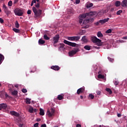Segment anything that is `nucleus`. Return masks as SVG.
Listing matches in <instances>:
<instances>
[{
    "label": "nucleus",
    "instance_id": "412c9836",
    "mask_svg": "<svg viewBox=\"0 0 127 127\" xmlns=\"http://www.w3.org/2000/svg\"><path fill=\"white\" fill-rule=\"evenodd\" d=\"M93 4L92 3H87L86 4V6L87 8H89L93 6Z\"/></svg>",
    "mask_w": 127,
    "mask_h": 127
},
{
    "label": "nucleus",
    "instance_id": "6e6552de",
    "mask_svg": "<svg viewBox=\"0 0 127 127\" xmlns=\"http://www.w3.org/2000/svg\"><path fill=\"white\" fill-rule=\"evenodd\" d=\"M55 112V110L54 108H51V111L50 110L47 111V115H48L49 117H52L54 116Z\"/></svg>",
    "mask_w": 127,
    "mask_h": 127
},
{
    "label": "nucleus",
    "instance_id": "c03bdc74",
    "mask_svg": "<svg viewBox=\"0 0 127 127\" xmlns=\"http://www.w3.org/2000/svg\"><path fill=\"white\" fill-rule=\"evenodd\" d=\"M123 12V11L120 10L119 11H118L117 12V15H120L121 13H122Z\"/></svg>",
    "mask_w": 127,
    "mask_h": 127
},
{
    "label": "nucleus",
    "instance_id": "13d9d810",
    "mask_svg": "<svg viewBox=\"0 0 127 127\" xmlns=\"http://www.w3.org/2000/svg\"><path fill=\"white\" fill-rule=\"evenodd\" d=\"M122 39L123 40H127V36L122 37Z\"/></svg>",
    "mask_w": 127,
    "mask_h": 127
},
{
    "label": "nucleus",
    "instance_id": "2eb2a0df",
    "mask_svg": "<svg viewBox=\"0 0 127 127\" xmlns=\"http://www.w3.org/2000/svg\"><path fill=\"white\" fill-rule=\"evenodd\" d=\"M121 6L123 7H127V0H124L122 2H121Z\"/></svg>",
    "mask_w": 127,
    "mask_h": 127
},
{
    "label": "nucleus",
    "instance_id": "a18cd8bd",
    "mask_svg": "<svg viewBox=\"0 0 127 127\" xmlns=\"http://www.w3.org/2000/svg\"><path fill=\"white\" fill-rule=\"evenodd\" d=\"M15 111H10V115H12V116H14V113H15Z\"/></svg>",
    "mask_w": 127,
    "mask_h": 127
},
{
    "label": "nucleus",
    "instance_id": "052dcab7",
    "mask_svg": "<svg viewBox=\"0 0 127 127\" xmlns=\"http://www.w3.org/2000/svg\"><path fill=\"white\" fill-rule=\"evenodd\" d=\"M97 95H100L101 94V92H100V91H98L97 92Z\"/></svg>",
    "mask_w": 127,
    "mask_h": 127
},
{
    "label": "nucleus",
    "instance_id": "7c9ffc66",
    "mask_svg": "<svg viewBox=\"0 0 127 127\" xmlns=\"http://www.w3.org/2000/svg\"><path fill=\"white\" fill-rule=\"evenodd\" d=\"M18 93V92L16 90H14L11 92V94L13 95H16Z\"/></svg>",
    "mask_w": 127,
    "mask_h": 127
},
{
    "label": "nucleus",
    "instance_id": "423d86ee",
    "mask_svg": "<svg viewBox=\"0 0 127 127\" xmlns=\"http://www.w3.org/2000/svg\"><path fill=\"white\" fill-rule=\"evenodd\" d=\"M33 11L36 17L40 16L42 14V10L39 9L37 10L36 7H32Z\"/></svg>",
    "mask_w": 127,
    "mask_h": 127
},
{
    "label": "nucleus",
    "instance_id": "9b49d317",
    "mask_svg": "<svg viewBox=\"0 0 127 127\" xmlns=\"http://www.w3.org/2000/svg\"><path fill=\"white\" fill-rule=\"evenodd\" d=\"M3 8H4V12L6 13V14L8 16L9 14H10V11L8 10V8L6 7L5 4H3Z\"/></svg>",
    "mask_w": 127,
    "mask_h": 127
},
{
    "label": "nucleus",
    "instance_id": "dca6fc26",
    "mask_svg": "<svg viewBox=\"0 0 127 127\" xmlns=\"http://www.w3.org/2000/svg\"><path fill=\"white\" fill-rule=\"evenodd\" d=\"M37 109H34L33 108L30 107L29 110V113H36Z\"/></svg>",
    "mask_w": 127,
    "mask_h": 127
},
{
    "label": "nucleus",
    "instance_id": "37998d69",
    "mask_svg": "<svg viewBox=\"0 0 127 127\" xmlns=\"http://www.w3.org/2000/svg\"><path fill=\"white\" fill-rule=\"evenodd\" d=\"M114 83L115 85H118L119 84V82L118 81H114Z\"/></svg>",
    "mask_w": 127,
    "mask_h": 127
},
{
    "label": "nucleus",
    "instance_id": "774afa93",
    "mask_svg": "<svg viewBox=\"0 0 127 127\" xmlns=\"http://www.w3.org/2000/svg\"><path fill=\"white\" fill-rule=\"evenodd\" d=\"M33 4H34V3L32 1L31 6H32L33 5Z\"/></svg>",
    "mask_w": 127,
    "mask_h": 127
},
{
    "label": "nucleus",
    "instance_id": "f8f14e48",
    "mask_svg": "<svg viewBox=\"0 0 127 127\" xmlns=\"http://www.w3.org/2000/svg\"><path fill=\"white\" fill-rule=\"evenodd\" d=\"M6 108H7V105H6V104H0V111H2V110H6Z\"/></svg>",
    "mask_w": 127,
    "mask_h": 127
},
{
    "label": "nucleus",
    "instance_id": "f03ea898",
    "mask_svg": "<svg viewBox=\"0 0 127 127\" xmlns=\"http://www.w3.org/2000/svg\"><path fill=\"white\" fill-rule=\"evenodd\" d=\"M91 40L93 43H96L98 46H101L103 45V43L102 42L101 40L97 38L96 36L91 37Z\"/></svg>",
    "mask_w": 127,
    "mask_h": 127
},
{
    "label": "nucleus",
    "instance_id": "ea45409f",
    "mask_svg": "<svg viewBox=\"0 0 127 127\" xmlns=\"http://www.w3.org/2000/svg\"><path fill=\"white\" fill-rule=\"evenodd\" d=\"M8 5L9 6H12V1H9L8 3Z\"/></svg>",
    "mask_w": 127,
    "mask_h": 127
},
{
    "label": "nucleus",
    "instance_id": "aec40b11",
    "mask_svg": "<svg viewBox=\"0 0 127 127\" xmlns=\"http://www.w3.org/2000/svg\"><path fill=\"white\" fill-rule=\"evenodd\" d=\"M39 45H44L45 44V41L42 39H39Z\"/></svg>",
    "mask_w": 127,
    "mask_h": 127
},
{
    "label": "nucleus",
    "instance_id": "473e14b6",
    "mask_svg": "<svg viewBox=\"0 0 127 127\" xmlns=\"http://www.w3.org/2000/svg\"><path fill=\"white\" fill-rule=\"evenodd\" d=\"M13 116H15L16 117H18L19 116V114L17 112H15L14 113Z\"/></svg>",
    "mask_w": 127,
    "mask_h": 127
},
{
    "label": "nucleus",
    "instance_id": "20e7f679",
    "mask_svg": "<svg viewBox=\"0 0 127 127\" xmlns=\"http://www.w3.org/2000/svg\"><path fill=\"white\" fill-rule=\"evenodd\" d=\"M60 38V37L59 34L55 35V36L53 37V45H54L55 47H56L55 45L59 42Z\"/></svg>",
    "mask_w": 127,
    "mask_h": 127
},
{
    "label": "nucleus",
    "instance_id": "a878e982",
    "mask_svg": "<svg viewBox=\"0 0 127 127\" xmlns=\"http://www.w3.org/2000/svg\"><path fill=\"white\" fill-rule=\"evenodd\" d=\"M97 36H98V37H103V35L102 33H101V32L100 31H99L97 33Z\"/></svg>",
    "mask_w": 127,
    "mask_h": 127
},
{
    "label": "nucleus",
    "instance_id": "a211bd4d",
    "mask_svg": "<svg viewBox=\"0 0 127 127\" xmlns=\"http://www.w3.org/2000/svg\"><path fill=\"white\" fill-rule=\"evenodd\" d=\"M4 60V56L0 54V64H1L2 60Z\"/></svg>",
    "mask_w": 127,
    "mask_h": 127
},
{
    "label": "nucleus",
    "instance_id": "8fccbe9b",
    "mask_svg": "<svg viewBox=\"0 0 127 127\" xmlns=\"http://www.w3.org/2000/svg\"><path fill=\"white\" fill-rule=\"evenodd\" d=\"M75 2L77 4H79L80 2V0H76Z\"/></svg>",
    "mask_w": 127,
    "mask_h": 127
},
{
    "label": "nucleus",
    "instance_id": "c9c22d12",
    "mask_svg": "<svg viewBox=\"0 0 127 127\" xmlns=\"http://www.w3.org/2000/svg\"><path fill=\"white\" fill-rule=\"evenodd\" d=\"M98 78H100V79H104V76L103 75H102V74H98Z\"/></svg>",
    "mask_w": 127,
    "mask_h": 127
},
{
    "label": "nucleus",
    "instance_id": "2f4dec72",
    "mask_svg": "<svg viewBox=\"0 0 127 127\" xmlns=\"http://www.w3.org/2000/svg\"><path fill=\"white\" fill-rule=\"evenodd\" d=\"M15 25L16 28H19V23H18V22L17 21H15Z\"/></svg>",
    "mask_w": 127,
    "mask_h": 127
},
{
    "label": "nucleus",
    "instance_id": "6ab92c4d",
    "mask_svg": "<svg viewBox=\"0 0 127 127\" xmlns=\"http://www.w3.org/2000/svg\"><path fill=\"white\" fill-rule=\"evenodd\" d=\"M63 94H60V95H59L58 96L57 99H58V100H62V99H64V95L63 96Z\"/></svg>",
    "mask_w": 127,
    "mask_h": 127
},
{
    "label": "nucleus",
    "instance_id": "f704fd0d",
    "mask_svg": "<svg viewBox=\"0 0 127 127\" xmlns=\"http://www.w3.org/2000/svg\"><path fill=\"white\" fill-rule=\"evenodd\" d=\"M104 47H103V48L104 49H108V44H107V43H104Z\"/></svg>",
    "mask_w": 127,
    "mask_h": 127
},
{
    "label": "nucleus",
    "instance_id": "09e8293b",
    "mask_svg": "<svg viewBox=\"0 0 127 127\" xmlns=\"http://www.w3.org/2000/svg\"><path fill=\"white\" fill-rule=\"evenodd\" d=\"M35 6L37 7V8H39L40 7V4L39 3H38L37 4H36L35 5Z\"/></svg>",
    "mask_w": 127,
    "mask_h": 127
},
{
    "label": "nucleus",
    "instance_id": "6e6d98bb",
    "mask_svg": "<svg viewBox=\"0 0 127 127\" xmlns=\"http://www.w3.org/2000/svg\"><path fill=\"white\" fill-rule=\"evenodd\" d=\"M18 1V0H14L13 4H15Z\"/></svg>",
    "mask_w": 127,
    "mask_h": 127
},
{
    "label": "nucleus",
    "instance_id": "4c0bfd02",
    "mask_svg": "<svg viewBox=\"0 0 127 127\" xmlns=\"http://www.w3.org/2000/svg\"><path fill=\"white\" fill-rule=\"evenodd\" d=\"M60 48H64L65 46V45L64 43H60Z\"/></svg>",
    "mask_w": 127,
    "mask_h": 127
},
{
    "label": "nucleus",
    "instance_id": "72a5a7b5",
    "mask_svg": "<svg viewBox=\"0 0 127 127\" xmlns=\"http://www.w3.org/2000/svg\"><path fill=\"white\" fill-rule=\"evenodd\" d=\"M106 91H107L108 92H109L110 94H111L112 93V91L111 89H110V88H107V89H106Z\"/></svg>",
    "mask_w": 127,
    "mask_h": 127
},
{
    "label": "nucleus",
    "instance_id": "49530a36",
    "mask_svg": "<svg viewBox=\"0 0 127 127\" xmlns=\"http://www.w3.org/2000/svg\"><path fill=\"white\" fill-rule=\"evenodd\" d=\"M38 126H39V123H37L34 125V127H39Z\"/></svg>",
    "mask_w": 127,
    "mask_h": 127
},
{
    "label": "nucleus",
    "instance_id": "5701e85b",
    "mask_svg": "<svg viewBox=\"0 0 127 127\" xmlns=\"http://www.w3.org/2000/svg\"><path fill=\"white\" fill-rule=\"evenodd\" d=\"M122 5V3L121 1H117L115 3V5L117 6V7H119L120 6V5Z\"/></svg>",
    "mask_w": 127,
    "mask_h": 127
},
{
    "label": "nucleus",
    "instance_id": "f3484780",
    "mask_svg": "<svg viewBox=\"0 0 127 127\" xmlns=\"http://www.w3.org/2000/svg\"><path fill=\"white\" fill-rule=\"evenodd\" d=\"M81 41L83 42L84 43H88V39L86 38V36L82 37Z\"/></svg>",
    "mask_w": 127,
    "mask_h": 127
},
{
    "label": "nucleus",
    "instance_id": "b1692460",
    "mask_svg": "<svg viewBox=\"0 0 127 127\" xmlns=\"http://www.w3.org/2000/svg\"><path fill=\"white\" fill-rule=\"evenodd\" d=\"M90 46L86 45L84 47V48L85 50L89 51L90 50Z\"/></svg>",
    "mask_w": 127,
    "mask_h": 127
},
{
    "label": "nucleus",
    "instance_id": "a19ab883",
    "mask_svg": "<svg viewBox=\"0 0 127 127\" xmlns=\"http://www.w3.org/2000/svg\"><path fill=\"white\" fill-rule=\"evenodd\" d=\"M89 97H90L91 99H93L94 98V96L91 94H90L89 95Z\"/></svg>",
    "mask_w": 127,
    "mask_h": 127
},
{
    "label": "nucleus",
    "instance_id": "58836bf2",
    "mask_svg": "<svg viewBox=\"0 0 127 127\" xmlns=\"http://www.w3.org/2000/svg\"><path fill=\"white\" fill-rule=\"evenodd\" d=\"M112 31V30L111 29H109L106 31V33L107 34L111 33Z\"/></svg>",
    "mask_w": 127,
    "mask_h": 127
},
{
    "label": "nucleus",
    "instance_id": "603ef678",
    "mask_svg": "<svg viewBox=\"0 0 127 127\" xmlns=\"http://www.w3.org/2000/svg\"><path fill=\"white\" fill-rule=\"evenodd\" d=\"M31 12H32L31 10H28V11H27V14H31Z\"/></svg>",
    "mask_w": 127,
    "mask_h": 127
},
{
    "label": "nucleus",
    "instance_id": "3c124183",
    "mask_svg": "<svg viewBox=\"0 0 127 127\" xmlns=\"http://www.w3.org/2000/svg\"><path fill=\"white\" fill-rule=\"evenodd\" d=\"M108 59H109V60H110V61L111 62H113V61H114V59H111V58H110V57H108Z\"/></svg>",
    "mask_w": 127,
    "mask_h": 127
},
{
    "label": "nucleus",
    "instance_id": "9d476101",
    "mask_svg": "<svg viewBox=\"0 0 127 127\" xmlns=\"http://www.w3.org/2000/svg\"><path fill=\"white\" fill-rule=\"evenodd\" d=\"M78 52H79V49H76L75 50H72V51L69 52V53H68L69 56L73 57Z\"/></svg>",
    "mask_w": 127,
    "mask_h": 127
},
{
    "label": "nucleus",
    "instance_id": "c85d7f7f",
    "mask_svg": "<svg viewBox=\"0 0 127 127\" xmlns=\"http://www.w3.org/2000/svg\"><path fill=\"white\" fill-rule=\"evenodd\" d=\"M87 22L90 23L93 22L94 21L93 18H89V19H87Z\"/></svg>",
    "mask_w": 127,
    "mask_h": 127
},
{
    "label": "nucleus",
    "instance_id": "bf43d9fd",
    "mask_svg": "<svg viewBox=\"0 0 127 127\" xmlns=\"http://www.w3.org/2000/svg\"><path fill=\"white\" fill-rule=\"evenodd\" d=\"M122 117V115L120 113L118 114V117L121 118Z\"/></svg>",
    "mask_w": 127,
    "mask_h": 127
},
{
    "label": "nucleus",
    "instance_id": "864d4df0",
    "mask_svg": "<svg viewBox=\"0 0 127 127\" xmlns=\"http://www.w3.org/2000/svg\"><path fill=\"white\" fill-rule=\"evenodd\" d=\"M23 124H18V127H22Z\"/></svg>",
    "mask_w": 127,
    "mask_h": 127
},
{
    "label": "nucleus",
    "instance_id": "4468645a",
    "mask_svg": "<svg viewBox=\"0 0 127 127\" xmlns=\"http://www.w3.org/2000/svg\"><path fill=\"white\" fill-rule=\"evenodd\" d=\"M85 91V88H80L78 89L77 91V94L79 95L80 94L84 92Z\"/></svg>",
    "mask_w": 127,
    "mask_h": 127
},
{
    "label": "nucleus",
    "instance_id": "69168bd1",
    "mask_svg": "<svg viewBox=\"0 0 127 127\" xmlns=\"http://www.w3.org/2000/svg\"><path fill=\"white\" fill-rule=\"evenodd\" d=\"M32 2H33L34 3H36V0H33L32 1Z\"/></svg>",
    "mask_w": 127,
    "mask_h": 127
},
{
    "label": "nucleus",
    "instance_id": "c756f323",
    "mask_svg": "<svg viewBox=\"0 0 127 127\" xmlns=\"http://www.w3.org/2000/svg\"><path fill=\"white\" fill-rule=\"evenodd\" d=\"M26 103L28 104H29L31 103V100L29 98L26 99Z\"/></svg>",
    "mask_w": 127,
    "mask_h": 127
},
{
    "label": "nucleus",
    "instance_id": "680f3d73",
    "mask_svg": "<svg viewBox=\"0 0 127 127\" xmlns=\"http://www.w3.org/2000/svg\"><path fill=\"white\" fill-rule=\"evenodd\" d=\"M76 127H81V125L80 124H77Z\"/></svg>",
    "mask_w": 127,
    "mask_h": 127
},
{
    "label": "nucleus",
    "instance_id": "39448f33",
    "mask_svg": "<svg viewBox=\"0 0 127 127\" xmlns=\"http://www.w3.org/2000/svg\"><path fill=\"white\" fill-rule=\"evenodd\" d=\"M80 39V36L67 37V40L70 41L78 42Z\"/></svg>",
    "mask_w": 127,
    "mask_h": 127
},
{
    "label": "nucleus",
    "instance_id": "5fc2aeb1",
    "mask_svg": "<svg viewBox=\"0 0 127 127\" xmlns=\"http://www.w3.org/2000/svg\"><path fill=\"white\" fill-rule=\"evenodd\" d=\"M8 88H9L8 89H9V91L12 92V88H11L10 87H9Z\"/></svg>",
    "mask_w": 127,
    "mask_h": 127
},
{
    "label": "nucleus",
    "instance_id": "de8ad7c7",
    "mask_svg": "<svg viewBox=\"0 0 127 127\" xmlns=\"http://www.w3.org/2000/svg\"><path fill=\"white\" fill-rule=\"evenodd\" d=\"M0 22L1 23H4V20L1 18H0Z\"/></svg>",
    "mask_w": 127,
    "mask_h": 127
},
{
    "label": "nucleus",
    "instance_id": "393cba45",
    "mask_svg": "<svg viewBox=\"0 0 127 127\" xmlns=\"http://www.w3.org/2000/svg\"><path fill=\"white\" fill-rule=\"evenodd\" d=\"M85 32H86V31L84 30H82L81 31H80L79 33H78V34L79 35H83L84 34H85Z\"/></svg>",
    "mask_w": 127,
    "mask_h": 127
},
{
    "label": "nucleus",
    "instance_id": "4d7b16f0",
    "mask_svg": "<svg viewBox=\"0 0 127 127\" xmlns=\"http://www.w3.org/2000/svg\"><path fill=\"white\" fill-rule=\"evenodd\" d=\"M94 49H100V47H97V46H94Z\"/></svg>",
    "mask_w": 127,
    "mask_h": 127
},
{
    "label": "nucleus",
    "instance_id": "7ed1b4c3",
    "mask_svg": "<svg viewBox=\"0 0 127 127\" xmlns=\"http://www.w3.org/2000/svg\"><path fill=\"white\" fill-rule=\"evenodd\" d=\"M13 11L16 15L19 16H22L23 14V10H22V9L21 8H17L14 9Z\"/></svg>",
    "mask_w": 127,
    "mask_h": 127
},
{
    "label": "nucleus",
    "instance_id": "f257e3e1",
    "mask_svg": "<svg viewBox=\"0 0 127 127\" xmlns=\"http://www.w3.org/2000/svg\"><path fill=\"white\" fill-rule=\"evenodd\" d=\"M97 14L96 11H91L89 13L80 15L79 16V24H81L82 22L83 24H87L88 20L87 19L84 20L85 18H88L90 16L95 15Z\"/></svg>",
    "mask_w": 127,
    "mask_h": 127
},
{
    "label": "nucleus",
    "instance_id": "bb28decb",
    "mask_svg": "<svg viewBox=\"0 0 127 127\" xmlns=\"http://www.w3.org/2000/svg\"><path fill=\"white\" fill-rule=\"evenodd\" d=\"M13 30L14 31V32H16V33H20V31L19 29L15 28H13Z\"/></svg>",
    "mask_w": 127,
    "mask_h": 127
},
{
    "label": "nucleus",
    "instance_id": "e2e57ef3",
    "mask_svg": "<svg viewBox=\"0 0 127 127\" xmlns=\"http://www.w3.org/2000/svg\"><path fill=\"white\" fill-rule=\"evenodd\" d=\"M41 127H46V124H43V125H42Z\"/></svg>",
    "mask_w": 127,
    "mask_h": 127
},
{
    "label": "nucleus",
    "instance_id": "e433bc0d",
    "mask_svg": "<svg viewBox=\"0 0 127 127\" xmlns=\"http://www.w3.org/2000/svg\"><path fill=\"white\" fill-rule=\"evenodd\" d=\"M33 70H31V71H30L31 73H34L36 71V67H34L33 68Z\"/></svg>",
    "mask_w": 127,
    "mask_h": 127
},
{
    "label": "nucleus",
    "instance_id": "1a4fd4ad",
    "mask_svg": "<svg viewBox=\"0 0 127 127\" xmlns=\"http://www.w3.org/2000/svg\"><path fill=\"white\" fill-rule=\"evenodd\" d=\"M109 20H110L109 18H105L103 20H100L99 21L95 23V24L96 26H98L100 23L101 24H103L105 23L106 22H108Z\"/></svg>",
    "mask_w": 127,
    "mask_h": 127
},
{
    "label": "nucleus",
    "instance_id": "ddd939ff",
    "mask_svg": "<svg viewBox=\"0 0 127 127\" xmlns=\"http://www.w3.org/2000/svg\"><path fill=\"white\" fill-rule=\"evenodd\" d=\"M51 69H52L55 71H59L60 69V67L59 65H52L51 66Z\"/></svg>",
    "mask_w": 127,
    "mask_h": 127
},
{
    "label": "nucleus",
    "instance_id": "79ce46f5",
    "mask_svg": "<svg viewBox=\"0 0 127 127\" xmlns=\"http://www.w3.org/2000/svg\"><path fill=\"white\" fill-rule=\"evenodd\" d=\"M22 92L24 93H25L27 92V90L26 89L23 88L22 89Z\"/></svg>",
    "mask_w": 127,
    "mask_h": 127
},
{
    "label": "nucleus",
    "instance_id": "4be33fe9",
    "mask_svg": "<svg viewBox=\"0 0 127 127\" xmlns=\"http://www.w3.org/2000/svg\"><path fill=\"white\" fill-rule=\"evenodd\" d=\"M40 115L42 116H44L45 115V113L43 109L41 108L40 109Z\"/></svg>",
    "mask_w": 127,
    "mask_h": 127
},
{
    "label": "nucleus",
    "instance_id": "0eeeda50",
    "mask_svg": "<svg viewBox=\"0 0 127 127\" xmlns=\"http://www.w3.org/2000/svg\"><path fill=\"white\" fill-rule=\"evenodd\" d=\"M64 43L72 47H76L77 45L75 43H72L66 40H64Z\"/></svg>",
    "mask_w": 127,
    "mask_h": 127
},
{
    "label": "nucleus",
    "instance_id": "338daca9",
    "mask_svg": "<svg viewBox=\"0 0 127 127\" xmlns=\"http://www.w3.org/2000/svg\"><path fill=\"white\" fill-rule=\"evenodd\" d=\"M5 96L6 98H7V97H8V95H7V94L5 93Z\"/></svg>",
    "mask_w": 127,
    "mask_h": 127
},
{
    "label": "nucleus",
    "instance_id": "0e129e2a",
    "mask_svg": "<svg viewBox=\"0 0 127 127\" xmlns=\"http://www.w3.org/2000/svg\"><path fill=\"white\" fill-rule=\"evenodd\" d=\"M88 28H89V25H86V26H84V28H85V29H87Z\"/></svg>",
    "mask_w": 127,
    "mask_h": 127
},
{
    "label": "nucleus",
    "instance_id": "cd10ccee",
    "mask_svg": "<svg viewBox=\"0 0 127 127\" xmlns=\"http://www.w3.org/2000/svg\"><path fill=\"white\" fill-rule=\"evenodd\" d=\"M44 39L46 40H49L50 38L47 36V35H44Z\"/></svg>",
    "mask_w": 127,
    "mask_h": 127
}]
</instances>
